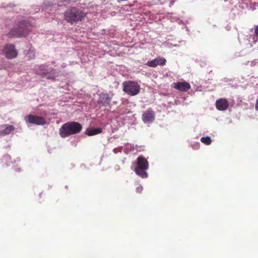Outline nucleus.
<instances>
[{"label":"nucleus","instance_id":"5","mask_svg":"<svg viewBox=\"0 0 258 258\" xmlns=\"http://www.w3.org/2000/svg\"><path fill=\"white\" fill-rule=\"evenodd\" d=\"M29 31L26 27L23 22H19V24L14 27L8 35L10 37L26 36L29 34Z\"/></svg>","mask_w":258,"mask_h":258},{"label":"nucleus","instance_id":"7","mask_svg":"<svg viewBox=\"0 0 258 258\" xmlns=\"http://www.w3.org/2000/svg\"><path fill=\"white\" fill-rule=\"evenodd\" d=\"M25 119L30 123L37 125H44L46 123L45 118L41 116L29 114L26 116Z\"/></svg>","mask_w":258,"mask_h":258},{"label":"nucleus","instance_id":"9","mask_svg":"<svg viewBox=\"0 0 258 258\" xmlns=\"http://www.w3.org/2000/svg\"><path fill=\"white\" fill-rule=\"evenodd\" d=\"M173 85L174 89L181 92H186L190 88L189 83L186 82H177Z\"/></svg>","mask_w":258,"mask_h":258},{"label":"nucleus","instance_id":"12","mask_svg":"<svg viewBox=\"0 0 258 258\" xmlns=\"http://www.w3.org/2000/svg\"><path fill=\"white\" fill-rule=\"evenodd\" d=\"M166 59L164 58H155L153 60L148 61L147 65L150 67H156L158 65L163 66L165 64Z\"/></svg>","mask_w":258,"mask_h":258},{"label":"nucleus","instance_id":"13","mask_svg":"<svg viewBox=\"0 0 258 258\" xmlns=\"http://www.w3.org/2000/svg\"><path fill=\"white\" fill-rule=\"evenodd\" d=\"M111 101V98L109 96L108 94H101L100 95L99 99L98 100V103L102 105H105L106 104L109 105Z\"/></svg>","mask_w":258,"mask_h":258},{"label":"nucleus","instance_id":"17","mask_svg":"<svg viewBox=\"0 0 258 258\" xmlns=\"http://www.w3.org/2000/svg\"><path fill=\"white\" fill-rule=\"evenodd\" d=\"M143 188L142 187V186L141 185H139L138 187H137L136 188V192H138V193H141L143 191Z\"/></svg>","mask_w":258,"mask_h":258},{"label":"nucleus","instance_id":"16","mask_svg":"<svg viewBox=\"0 0 258 258\" xmlns=\"http://www.w3.org/2000/svg\"><path fill=\"white\" fill-rule=\"evenodd\" d=\"M201 141L207 145H209L211 144V142H212V140L211 139V138L209 137H202L201 139Z\"/></svg>","mask_w":258,"mask_h":258},{"label":"nucleus","instance_id":"11","mask_svg":"<svg viewBox=\"0 0 258 258\" xmlns=\"http://www.w3.org/2000/svg\"><path fill=\"white\" fill-rule=\"evenodd\" d=\"M154 112L152 110H147L142 114V120L145 123L152 122L154 119Z\"/></svg>","mask_w":258,"mask_h":258},{"label":"nucleus","instance_id":"3","mask_svg":"<svg viewBox=\"0 0 258 258\" xmlns=\"http://www.w3.org/2000/svg\"><path fill=\"white\" fill-rule=\"evenodd\" d=\"M148 167L149 164L147 159L142 156L138 157L137 159V167L135 169V173L142 178H146L147 177L146 170Z\"/></svg>","mask_w":258,"mask_h":258},{"label":"nucleus","instance_id":"2","mask_svg":"<svg viewBox=\"0 0 258 258\" xmlns=\"http://www.w3.org/2000/svg\"><path fill=\"white\" fill-rule=\"evenodd\" d=\"M64 17L66 21L72 24L82 21L85 17V14L79 9L72 7L64 12Z\"/></svg>","mask_w":258,"mask_h":258},{"label":"nucleus","instance_id":"15","mask_svg":"<svg viewBox=\"0 0 258 258\" xmlns=\"http://www.w3.org/2000/svg\"><path fill=\"white\" fill-rule=\"evenodd\" d=\"M4 126L5 127L2 131V134L4 135H8L15 130V127L12 125L5 124Z\"/></svg>","mask_w":258,"mask_h":258},{"label":"nucleus","instance_id":"4","mask_svg":"<svg viewBox=\"0 0 258 258\" xmlns=\"http://www.w3.org/2000/svg\"><path fill=\"white\" fill-rule=\"evenodd\" d=\"M123 91L130 96H135L140 91V85L135 82L128 81L123 83Z\"/></svg>","mask_w":258,"mask_h":258},{"label":"nucleus","instance_id":"1","mask_svg":"<svg viewBox=\"0 0 258 258\" xmlns=\"http://www.w3.org/2000/svg\"><path fill=\"white\" fill-rule=\"evenodd\" d=\"M82 129L81 124L78 122L72 121L63 124L59 128V135L64 138L72 135L79 133Z\"/></svg>","mask_w":258,"mask_h":258},{"label":"nucleus","instance_id":"6","mask_svg":"<svg viewBox=\"0 0 258 258\" xmlns=\"http://www.w3.org/2000/svg\"><path fill=\"white\" fill-rule=\"evenodd\" d=\"M36 74L40 76L41 78L53 80L57 77V72L55 69L48 70L44 67L37 70Z\"/></svg>","mask_w":258,"mask_h":258},{"label":"nucleus","instance_id":"10","mask_svg":"<svg viewBox=\"0 0 258 258\" xmlns=\"http://www.w3.org/2000/svg\"><path fill=\"white\" fill-rule=\"evenodd\" d=\"M216 107L219 110H225L229 107L228 101L225 98L219 99L216 102Z\"/></svg>","mask_w":258,"mask_h":258},{"label":"nucleus","instance_id":"19","mask_svg":"<svg viewBox=\"0 0 258 258\" xmlns=\"http://www.w3.org/2000/svg\"><path fill=\"white\" fill-rule=\"evenodd\" d=\"M255 108L258 111V98L256 100Z\"/></svg>","mask_w":258,"mask_h":258},{"label":"nucleus","instance_id":"14","mask_svg":"<svg viewBox=\"0 0 258 258\" xmlns=\"http://www.w3.org/2000/svg\"><path fill=\"white\" fill-rule=\"evenodd\" d=\"M102 132V129L100 128H95L86 131V134L89 136H92L100 134Z\"/></svg>","mask_w":258,"mask_h":258},{"label":"nucleus","instance_id":"18","mask_svg":"<svg viewBox=\"0 0 258 258\" xmlns=\"http://www.w3.org/2000/svg\"><path fill=\"white\" fill-rule=\"evenodd\" d=\"M254 33L258 37V25L254 28Z\"/></svg>","mask_w":258,"mask_h":258},{"label":"nucleus","instance_id":"8","mask_svg":"<svg viewBox=\"0 0 258 258\" xmlns=\"http://www.w3.org/2000/svg\"><path fill=\"white\" fill-rule=\"evenodd\" d=\"M3 52L5 54L6 57L9 59H12L17 56V51L15 47L13 44H7L5 46Z\"/></svg>","mask_w":258,"mask_h":258}]
</instances>
